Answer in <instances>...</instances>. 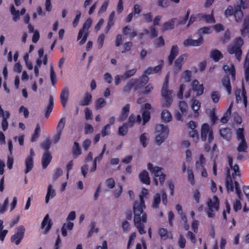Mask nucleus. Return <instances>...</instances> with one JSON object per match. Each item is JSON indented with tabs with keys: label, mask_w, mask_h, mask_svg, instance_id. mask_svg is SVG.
Wrapping results in <instances>:
<instances>
[{
	"label": "nucleus",
	"mask_w": 249,
	"mask_h": 249,
	"mask_svg": "<svg viewBox=\"0 0 249 249\" xmlns=\"http://www.w3.org/2000/svg\"><path fill=\"white\" fill-rule=\"evenodd\" d=\"M145 208L138 205L133 206L134 225L141 234L146 233L144 229V224L147 221V214L143 212Z\"/></svg>",
	"instance_id": "1"
},
{
	"label": "nucleus",
	"mask_w": 249,
	"mask_h": 249,
	"mask_svg": "<svg viewBox=\"0 0 249 249\" xmlns=\"http://www.w3.org/2000/svg\"><path fill=\"white\" fill-rule=\"evenodd\" d=\"M206 159L202 154H199L195 158V170L201 177L207 178L208 173L206 168Z\"/></svg>",
	"instance_id": "2"
},
{
	"label": "nucleus",
	"mask_w": 249,
	"mask_h": 249,
	"mask_svg": "<svg viewBox=\"0 0 249 249\" xmlns=\"http://www.w3.org/2000/svg\"><path fill=\"white\" fill-rule=\"evenodd\" d=\"M169 78V74H167L163 84L161 91V94L162 97V106L166 107H169L173 101L172 96V91L168 90V89Z\"/></svg>",
	"instance_id": "3"
},
{
	"label": "nucleus",
	"mask_w": 249,
	"mask_h": 249,
	"mask_svg": "<svg viewBox=\"0 0 249 249\" xmlns=\"http://www.w3.org/2000/svg\"><path fill=\"white\" fill-rule=\"evenodd\" d=\"M148 81L149 79L144 76H142L140 78L132 79L124 86L123 91L129 92L132 88L135 90L138 91L142 86L146 84Z\"/></svg>",
	"instance_id": "4"
},
{
	"label": "nucleus",
	"mask_w": 249,
	"mask_h": 249,
	"mask_svg": "<svg viewBox=\"0 0 249 249\" xmlns=\"http://www.w3.org/2000/svg\"><path fill=\"white\" fill-rule=\"evenodd\" d=\"M155 142L160 145L168 136L169 129L167 125L162 124L157 125L155 127Z\"/></svg>",
	"instance_id": "5"
},
{
	"label": "nucleus",
	"mask_w": 249,
	"mask_h": 249,
	"mask_svg": "<svg viewBox=\"0 0 249 249\" xmlns=\"http://www.w3.org/2000/svg\"><path fill=\"white\" fill-rule=\"evenodd\" d=\"M243 44V40L241 37H238L230 44L227 48L228 52L230 54H234L235 57L239 61L241 60L242 55L241 48Z\"/></svg>",
	"instance_id": "6"
},
{
	"label": "nucleus",
	"mask_w": 249,
	"mask_h": 249,
	"mask_svg": "<svg viewBox=\"0 0 249 249\" xmlns=\"http://www.w3.org/2000/svg\"><path fill=\"white\" fill-rule=\"evenodd\" d=\"M219 208V201L218 197L213 196L209 198L207 201L206 213L208 217L213 218L215 216L216 213Z\"/></svg>",
	"instance_id": "7"
},
{
	"label": "nucleus",
	"mask_w": 249,
	"mask_h": 249,
	"mask_svg": "<svg viewBox=\"0 0 249 249\" xmlns=\"http://www.w3.org/2000/svg\"><path fill=\"white\" fill-rule=\"evenodd\" d=\"M208 138L209 143H211L213 140V132L212 128L208 124H202L201 128V139L202 141H205Z\"/></svg>",
	"instance_id": "8"
},
{
	"label": "nucleus",
	"mask_w": 249,
	"mask_h": 249,
	"mask_svg": "<svg viewBox=\"0 0 249 249\" xmlns=\"http://www.w3.org/2000/svg\"><path fill=\"white\" fill-rule=\"evenodd\" d=\"M149 191L145 188H142L139 195V201L135 202L134 205H138L142 208H145V200L149 198Z\"/></svg>",
	"instance_id": "9"
},
{
	"label": "nucleus",
	"mask_w": 249,
	"mask_h": 249,
	"mask_svg": "<svg viewBox=\"0 0 249 249\" xmlns=\"http://www.w3.org/2000/svg\"><path fill=\"white\" fill-rule=\"evenodd\" d=\"M25 231V229L23 226L18 227L15 233L11 238V242L18 245L23 238Z\"/></svg>",
	"instance_id": "10"
},
{
	"label": "nucleus",
	"mask_w": 249,
	"mask_h": 249,
	"mask_svg": "<svg viewBox=\"0 0 249 249\" xmlns=\"http://www.w3.org/2000/svg\"><path fill=\"white\" fill-rule=\"evenodd\" d=\"M227 177L226 179V188L228 191L233 192L234 189H235L236 193L238 196L240 197V190L239 189L238 183L236 181L233 182L231 178L230 170L227 171Z\"/></svg>",
	"instance_id": "11"
},
{
	"label": "nucleus",
	"mask_w": 249,
	"mask_h": 249,
	"mask_svg": "<svg viewBox=\"0 0 249 249\" xmlns=\"http://www.w3.org/2000/svg\"><path fill=\"white\" fill-rule=\"evenodd\" d=\"M179 110H176L175 113V117L178 121H182L183 116L186 114L188 109L187 103L184 101H180L178 105Z\"/></svg>",
	"instance_id": "12"
},
{
	"label": "nucleus",
	"mask_w": 249,
	"mask_h": 249,
	"mask_svg": "<svg viewBox=\"0 0 249 249\" xmlns=\"http://www.w3.org/2000/svg\"><path fill=\"white\" fill-rule=\"evenodd\" d=\"M35 155L34 151L33 149H31L30 150L29 154L27 156L25 160V170L24 172L25 174H27L33 168L34 166V160L33 159Z\"/></svg>",
	"instance_id": "13"
},
{
	"label": "nucleus",
	"mask_w": 249,
	"mask_h": 249,
	"mask_svg": "<svg viewBox=\"0 0 249 249\" xmlns=\"http://www.w3.org/2000/svg\"><path fill=\"white\" fill-rule=\"evenodd\" d=\"M188 55L186 53L179 55L174 62V71L175 73L179 72L182 68L183 64L186 61Z\"/></svg>",
	"instance_id": "14"
},
{
	"label": "nucleus",
	"mask_w": 249,
	"mask_h": 249,
	"mask_svg": "<svg viewBox=\"0 0 249 249\" xmlns=\"http://www.w3.org/2000/svg\"><path fill=\"white\" fill-rule=\"evenodd\" d=\"M52 224V220L50 218L49 214H47L41 224L42 233L46 234L50 231Z\"/></svg>",
	"instance_id": "15"
},
{
	"label": "nucleus",
	"mask_w": 249,
	"mask_h": 249,
	"mask_svg": "<svg viewBox=\"0 0 249 249\" xmlns=\"http://www.w3.org/2000/svg\"><path fill=\"white\" fill-rule=\"evenodd\" d=\"M236 102L237 103H243L245 107L247 105V98L246 96V91L243 87L242 89H237L235 91Z\"/></svg>",
	"instance_id": "16"
},
{
	"label": "nucleus",
	"mask_w": 249,
	"mask_h": 249,
	"mask_svg": "<svg viewBox=\"0 0 249 249\" xmlns=\"http://www.w3.org/2000/svg\"><path fill=\"white\" fill-rule=\"evenodd\" d=\"M10 115V112L8 111H4L1 107H0V117H2L1 127L3 131H5L8 126L7 119Z\"/></svg>",
	"instance_id": "17"
},
{
	"label": "nucleus",
	"mask_w": 249,
	"mask_h": 249,
	"mask_svg": "<svg viewBox=\"0 0 249 249\" xmlns=\"http://www.w3.org/2000/svg\"><path fill=\"white\" fill-rule=\"evenodd\" d=\"M228 162L229 165L231 168L232 172V176L234 179H237L238 178H240V173L239 169V167L238 165L234 164L233 165L232 164V159L230 157H228Z\"/></svg>",
	"instance_id": "18"
},
{
	"label": "nucleus",
	"mask_w": 249,
	"mask_h": 249,
	"mask_svg": "<svg viewBox=\"0 0 249 249\" xmlns=\"http://www.w3.org/2000/svg\"><path fill=\"white\" fill-rule=\"evenodd\" d=\"M203 39L202 37H199L197 39H193L189 38L185 40L183 42V45L185 47L189 46H198L202 44Z\"/></svg>",
	"instance_id": "19"
},
{
	"label": "nucleus",
	"mask_w": 249,
	"mask_h": 249,
	"mask_svg": "<svg viewBox=\"0 0 249 249\" xmlns=\"http://www.w3.org/2000/svg\"><path fill=\"white\" fill-rule=\"evenodd\" d=\"M163 62L162 61L160 64L155 67H149L146 69L144 71L143 76L146 77L148 79L147 76L150 74H156L159 73L163 67Z\"/></svg>",
	"instance_id": "20"
},
{
	"label": "nucleus",
	"mask_w": 249,
	"mask_h": 249,
	"mask_svg": "<svg viewBox=\"0 0 249 249\" xmlns=\"http://www.w3.org/2000/svg\"><path fill=\"white\" fill-rule=\"evenodd\" d=\"M147 169L150 171L152 174L156 177H158L160 175H161L162 172V168L157 166H154L151 163H148L147 166Z\"/></svg>",
	"instance_id": "21"
},
{
	"label": "nucleus",
	"mask_w": 249,
	"mask_h": 249,
	"mask_svg": "<svg viewBox=\"0 0 249 249\" xmlns=\"http://www.w3.org/2000/svg\"><path fill=\"white\" fill-rule=\"evenodd\" d=\"M56 196V192L52 184H49L47 188V193L45 196V203H48L50 199L53 198Z\"/></svg>",
	"instance_id": "22"
},
{
	"label": "nucleus",
	"mask_w": 249,
	"mask_h": 249,
	"mask_svg": "<svg viewBox=\"0 0 249 249\" xmlns=\"http://www.w3.org/2000/svg\"><path fill=\"white\" fill-rule=\"evenodd\" d=\"M151 108V107L149 104L147 103L145 104L144 107L142 109V125H144L150 118L149 110Z\"/></svg>",
	"instance_id": "23"
},
{
	"label": "nucleus",
	"mask_w": 249,
	"mask_h": 249,
	"mask_svg": "<svg viewBox=\"0 0 249 249\" xmlns=\"http://www.w3.org/2000/svg\"><path fill=\"white\" fill-rule=\"evenodd\" d=\"M223 70L227 74L231 75L232 80H235V72L234 66L233 64L231 63H228L226 64L223 66Z\"/></svg>",
	"instance_id": "24"
},
{
	"label": "nucleus",
	"mask_w": 249,
	"mask_h": 249,
	"mask_svg": "<svg viewBox=\"0 0 249 249\" xmlns=\"http://www.w3.org/2000/svg\"><path fill=\"white\" fill-rule=\"evenodd\" d=\"M179 53V49L177 45H173L171 47L170 54L168 57L169 65H171Z\"/></svg>",
	"instance_id": "25"
},
{
	"label": "nucleus",
	"mask_w": 249,
	"mask_h": 249,
	"mask_svg": "<svg viewBox=\"0 0 249 249\" xmlns=\"http://www.w3.org/2000/svg\"><path fill=\"white\" fill-rule=\"evenodd\" d=\"M106 150V144H104L101 153L100 154L99 156H97L94 158V160L92 163V165L89 169V172H94L96 170L97 166L96 162L97 161H99L102 159L103 156Z\"/></svg>",
	"instance_id": "26"
},
{
	"label": "nucleus",
	"mask_w": 249,
	"mask_h": 249,
	"mask_svg": "<svg viewBox=\"0 0 249 249\" xmlns=\"http://www.w3.org/2000/svg\"><path fill=\"white\" fill-rule=\"evenodd\" d=\"M139 179L140 181L146 185L150 184V179L148 173L146 170H143L139 174Z\"/></svg>",
	"instance_id": "27"
},
{
	"label": "nucleus",
	"mask_w": 249,
	"mask_h": 249,
	"mask_svg": "<svg viewBox=\"0 0 249 249\" xmlns=\"http://www.w3.org/2000/svg\"><path fill=\"white\" fill-rule=\"evenodd\" d=\"M176 20V18H172L164 22L161 26V31L164 32L166 31L173 29L175 27Z\"/></svg>",
	"instance_id": "28"
},
{
	"label": "nucleus",
	"mask_w": 249,
	"mask_h": 249,
	"mask_svg": "<svg viewBox=\"0 0 249 249\" xmlns=\"http://www.w3.org/2000/svg\"><path fill=\"white\" fill-rule=\"evenodd\" d=\"M193 90L196 91V95L199 96L202 94L204 91V87L202 84H200L197 80H194L192 83Z\"/></svg>",
	"instance_id": "29"
},
{
	"label": "nucleus",
	"mask_w": 249,
	"mask_h": 249,
	"mask_svg": "<svg viewBox=\"0 0 249 249\" xmlns=\"http://www.w3.org/2000/svg\"><path fill=\"white\" fill-rule=\"evenodd\" d=\"M11 12L13 16V20L17 21L20 18V15H24L26 12V9L23 8L20 12L18 10H16L14 6L12 5L11 7Z\"/></svg>",
	"instance_id": "30"
},
{
	"label": "nucleus",
	"mask_w": 249,
	"mask_h": 249,
	"mask_svg": "<svg viewBox=\"0 0 249 249\" xmlns=\"http://www.w3.org/2000/svg\"><path fill=\"white\" fill-rule=\"evenodd\" d=\"M192 103L191 105V109L194 111L193 116L194 117H197L199 115L198 111L200 109L201 103L197 99H192Z\"/></svg>",
	"instance_id": "31"
},
{
	"label": "nucleus",
	"mask_w": 249,
	"mask_h": 249,
	"mask_svg": "<svg viewBox=\"0 0 249 249\" xmlns=\"http://www.w3.org/2000/svg\"><path fill=\"white\" fill-rule=\"evenodd\" d=\"M130 105L126 104L124 105L121 110V113L119 118V120L123 122L126 120L127 118L128 113L129 112Z\"/></svg>",
	"instance_id": "32"
},
{
	"label": "nucleus",
	"mask_w": 249,
	"mask_h": 249,
	"mask_svg": "<svg viewBox=\"0 0 249 249\" xmlns=\"http://www.w3.org/2000/svg\"><path fill=\"white\" fill-rule=\"evenodd\" d=\"M69 91L67 88L62 89L60 95V99L63 107H65L68 99Z\"/></svg>",
	"instance_id": "33"
},
{
	"label": "nucleus",
	"mask_w": 249,
	"mask_h": 249,
	"mask_svg": "<svg viewBox=\"0 0 249 249\" xmlns=\"http://www.w3.org/2000/svg\"><path fill=\"white\" fill-rule=\"evenodd\" d=\"M141 121V117L140 115H135L132 114L128 118V122L127 123L129 127H132L135 123L139 124Z\"/></svg>",
	"instance_id": "34"
},
{
	"label": "nucleus",
	"mask_w": 249,
	"mask_h": 249,
	"mask_svg": "<svg viewBox=\"0 0 249 249\" xmlns=\"http://www.w3.org/2000/svg\"><path fill=\"white\" fill-rule=\"evenodd\" d=\"M146 84L142 86L138 90V91L143 94H147L150 93L154 89V86L151 83H149L145 86Z\"/></svg>",
	"instance_id": "35"
},
{
	"label": "nucleus",
	"mask_w": 249,
	"mask_h": 249,
	"mask_svg": "<svg viewBox=\"0 0 249 249\" xmlns=\"http://www.w3.org/2000/svg\"><path fill=\"white\" fill-rule=\"evenodd\" d=\"M88 33L85 32L82 30H80L77 36V40L79 41V44L82 45L86 41L88 36Z\"/></svg>",
	"instance_id": "36"
},
{
	"label": "nucleus",
	"mask_w": 249,
	"mask_h": 249,
	"mask_svg": "<svg viewBox=\"0 0 249 249\" xmlns=\"http://www.w3.org/2000/svg\"><path fill=\"white\" fill-rule=\"evenodd\" d=\"M159 233L161 238L163 240L172 239L173 238L172 233L164 228L160 229L159 231Z\"/></svg>",
	"instance_id": "37"
},
{
	"label": "nucleus",
	"mask_w": 249,
	"mask_h": 249,
	"mask_svg": "<svg viewBox=\"0 0 249 249\" xmlns=\"http://www.w3.org/2000/svg\"><path fill=\"white\" fill-rule=\"evenodd\" d=\"M52 160V156L50 154L46 152L42 156L41 162L42 165L44 169L46 168L50 163Z\"/></svg>",
	"instance_id": "38"
},
{
	"label": "nucleus",
	"mask_w": 249,
	"mask_h": 249,
	"mask_svg": "<svg viewBox=\"0 0 249 249\" xmlns=\"http://www.w3.org/2000/svg\"><path fill=\"white\" fill-rule=\"evenodd\" d=\"M241 32L242 35H248L249 37V15L244 19L243 27L241 30Z\"/></svg>",
	"instance_id": "39"
},
{
	"label": "nucleus",
	"mask_w": 249,
	"mask_h": 249,
	"mask_svg": "<svg viewBox=\"0 0 249 249\" xmlns=\"http://www.w3.org/2000/svg\"><path fill=\"white\" fill-rule=\"evenodd\" d=\"M197 17L199 19H203L208 23H213L215 22V19L212 13L209 15H205L203 14H198Z\"/></svg>",
	"instance_id": "40"
},
{
	"label": "nucleus",
	"mask_w": 249,
	"mask_h": 249,
	"mask_svg": "<svg viewBox=\"0 0 249 249\" xmlns=\"http://www.w3.org/2000/svg\"><path fill=\"white\" fill-rule=\"evenodd\" d=\"M73 227V223L71 222L68 221L67 223H64L61 228L62 235L65 237L67 235V230H71Z\"/></svg>",
	"instance_id": "41"
},
{
	"label": "nucleus",
	"mask_w": 249,
	"mask_h": 249,
	"mask_svg": "<svg viewBox=\"0 0 249 249\" xmlns=\"http://www.w3.org/2000/svg\"><path fill=\"white\" fill-rule=\"evenodd\" d=\"M161 201V196L160 194H156L153 198L151 207L153 209H157L159 207Z\"/></svg>",
	"instance_id": "42"
},
{
	"label": "nucleus",
	"mask_w": 249,
	"mask_h": 249,
	"mask_svg": "<svg viewBox=\"0 0 249 249\" xmlns=\"http://www.w3.org/2000/svg\"><path fill=\"white\" fill-rule=\"evenodd\" d=\"M245 77L247 81H249V54H247L244 64Z\"/></svg>",
	"instance_id": "43"
},
{
	"label": "nucleus",
	"mask_w": 249,
	"mask_h": 249,
	"mask_svg": "<svg viewBox=\"0 0 249 249\" xmlns=\"http://www.w3.org/2000/svg\"><path fill=\"white\" fill-rule=\"evenodd\" d=\"M161 117L164 122L167 123L171 122L172 120V116L170 112L166 109L162 111L161 113Z\"/></svg>",
	"instance_id": "44"
},
{
	"label": "nucleus",
	"mask_w": 249,
	"mask_h": 249,
	"mask_svg": "<svg viewBox=\"0 0 249 249\" xmlns=\"http://www.w3.org/2000/svg\"><path fill=\"white\" fill-rule=\"evenodd\" d=\"M233 15L236 22H240L242 20L243 17V13L241 8L238 6H235V11Z\"/></svg>",
	"instance_id": "45"
},
{
	"label": "nucleus",
	"mask_w": 249,
	"mask_h": 249,
	"mask_svg": "<svg viewBox=\"0 0 249 249\" xmlns=\"http://www.w3.org/2000/svg\"><path fill=\"white\" fill-rule=\"evenodd\" d=\"M92 99V95L90 93L87 92L85 93L83 99L80 102V105L83 106H86L89 104Z\"/></svg>",
	"instance_id": "46"
},
{
	"label": "nucleus",
	"mask_w": 249,
	"mask_h": 249,
	"mask_svg": "<svg viewBox=\"0 0 249 249\" xmlns=\"http://www.w3.org/2000/svg\"><path fill=\"white\" fill-rule=\"evenodd\" d=\"M211 57L215 62H217L220 59L223 57V54L217 50H214L211 52Z\"/></svg>",
	"instance_id": "47"
},
{
	"label": "nucleus",
	"mask_w": 249,
	"mask_h": 249,
	"mask_svg": "<svg viewBox=\"0 0 249 249\" xmlns=\"http://www.w3.org/2000/svg\"><path fill=\"white\" fill-rule=\"evenodd\" d=\"M222 83L223 86L225 88L229 94H231V87L230 79L228 77H225L222 80Z\"/></svg>",
	"instance_id": "48"
},
{
	"label": "nucleus",
	"mask_w": 249,
	"mask_h": 249,
	"mask_svg": "<svg viewBox=\"0 0 249 249\" xmlns=\"http://www.w3.org/2000/svg\"><path fill=\"white\" fill-rule=\"evenodd\" d=\"M123 31L124 35H129L130 37L133 38L137 36L136 32L132 30L131 27L129 26L124 27Z\"/></svg>",
	"instance_id": "49"
},
{
	"label": "nucleus",
	"mask_w": 249,
	"mask_h": 249,
	"mask_svg": "<svg viewBox=\"0 0 249 249\" xmlns=\"http://www.w3.org/2000/svg\"><path fill=\"white\" fill-rule=\"evenodd\" d=\"M220 133L224 139L229 141L231 137V129L228 128L222 129L220 131Z\"/></svg>",
	"instance_id": "50"
},
{
	"label": "nucleus",
	"mask_w": 249,
	"mask_h": 249,
	"mask_svg": "<svg viewBox=\"0 0 249 249\" xmlns=\"http://www.w3.org/2000/svg\"><path fill=\"white\" fill-rule=\"evenodd\" d=\"M233 106V103H231L229 107V108L227 110V111L224 113L223 116L221 119V122L222 123H226L228 121L229 118H230L231 114V110Z\"/></svg>",
	"instance_id": "51"
},
{
	"label": "nucleus",
	"mask_w": 249,
	"mask_h": 249,
	"mask_svg": "<svg viewBox=\"0 0 249 249\" xmlns=\"http://www.w3.org/2000/svg\"><path fill=\"white\" fill-rule=\"evenodd\" d=\"M106 104V101L103 98H100L96 100L95 107L96 109H99L105 107Z\"/></svg>",
	"instance_id": "52"
},
{
	"label": "nucleus",
	"mask_w": 249,
	"mask_h": 249,
	"mask_svg": "<svg viewBox=\"0 0 249 249\" xmlns=\"http://www.w3.org/2000/svg\"><path fill=\"white\" fill-rule=\"evenodd\" d=\"M140 142L143 147H145L148 142L149 135L147 133H144L140 136Z\"/></svg>",
	"instance_id": "53"
},
{
	"label": "nucleus",
	"mask_w": 249,
	"mask_h": 249,
	"mask_svg": "<svg viewBox=\"0 0 249 249\" xmlns=\"http://www.w3.org/2000/svg\"><path fill=\"white\" fill-rule=\"evenodd\" d=\"M189 136L192 139V141L195 143H197L199 138L198 132L196 130H191L189 132Z\"/></svg>",
	"instance_id": "54"
},
{
	"label": "nucleus",
	"mask_w": 249,
	"mask_h": 249,
	"mask_svg": "<svg viewBox=\"0 0 249 249\" xmlns=\"http://www.w3.org/2000/svg\"><path fill=\"white\" fill-rule=\"evenodd\" d=\"M129 125L127 123H124L122 126L119 127L118 129V134L120 136L125 135L128 131Z\"/></svg>",
	"instance_id": "55"
},
{
	"label": "nucleus",
	"mask_w": 249,
	"mask_h": 249,
	"mask_svg": "<svg viewBox=\"0 0 249 249\" xmlns=\"http://www.w3.org/2000/svg\"><path fill=\"white\" fill-rule=\"evenodd\" d=\"M187 178L188 181L192 185H194L195 183L194 172L191 169H188L186 170Z\"/></svg>",
	"instance_id": "56"
},
{
	"label": "nucleus",
	"mask_w": 249,
	"mask_h": 249,
	"mask_svg": "<svg viewBox=\"0 0 249 249\" xmlns=\"http://www.w3.org/2000/svg\"><path fill=\"white\" fill-rule=\"evenodd\" d=\"M124 40V37L123 35H118L115 40V45L117 48L119 47L121 45L123 44Z\"/></svg>",
	"instance_id": "57"
},
{
	"label": "nucleus",
	"mask_w": 249,
	"mask_h": 249,
	"mask_svg": "<svg viewBox=\"0 0 249 249\" xmlns=\"http://www.w3.org/2000/svg\"><path fill=\"white\" fill-rule=\"evenodd\" d=\"M211 98L213 103H217L220 100V93L217 91H213L211 93Z\"/></svg>",
	"instance_id": "58"
},
{
	"label": "nucleus",
	"mask_w": 249,
	"mask_h": 249,
	"mask_svg": "<svg viewBox=\"0 0 249 249\" xmlns=\"http://www.w3.org/2000/svg\"><path fill=\"white\" fill-rule=\"evenodd\" d=\"M40 133V126L39 124H37L34 134L32 135L31 139V142H33L36 141L39 137Z\"/></svg>",
	"instance_id": "59"
},
{
	"label": "nucleus",
	"mask_w": 249,
	"mask_h": 249,
	"mask_svg": "<svg viewBox=\"0 0 249 249\" xmlns=\"http://www.w3.org/2000/svg\"><path fill=\"white\" fill-rule=\"evenodd\" d=\"M66 124V119L65 118H62L59 121L56 127V131L59 133H62L63 130L65 127Z\"/></svg>",
	"instance_id": "60"
},
{
	"label": "nucleus",
	"mask_w": 249,
	"mask_h": 249,
	"mask_svg": "<svg viewBox=\"0 0 249 249\" xmlns=\"http://www.w3.org/2000/svg\"><path fill=\"white\" fill-rule=\"evenodd\" d=\"M235 11V7H233L231 5H229L227 7V9L224 12V15L226 17H229L233 16Z\"/></svg>",
	"instance_id": "61"
},
{
	"label": "nucleus",
	"mask_w": 249,
	"mask_h": 249,
	"mask_svg": "<svg viewBox=\"0 0 249 249\" xmlns=\"http://www.w3.org/2000/svg\"><path fill=\"white\" fill-rule=\"evenodd\" d=\"M133 46V43L131 41H127L123 44V50L121 51L122 53H125L131 50Z\"/></svg>",
	"instance_id": "62"
},
{
	"label": "nucleus",
	"mask_w": 249,
	"mask_h": 249,
	"mask_svg": "<svg viewBox=\"0 0 249 249\" xmlns=\"http://www.w3.org/2000/svg\"><path fill=\"white\" fill-rule=\"evenodd\" d=\"M72 154L77 157L81 154V150L77 142H74L72 147Z\"/></svg>",
	"instance_id": "63"
},
{
	"label": "nucleus",
	"mask_w": 249,
	"mask_h": 249,
	"mask_svg": "<svg viewBox=\"0 0 249 249\" xmlns=\"http://www.w3.org/2000/svg\"><path fill=\"white\" fill-rule=\"evenodd\" d=\"M237 147V150L239 152H245L247 148V144L245 140L240 141Z\"/></svg>",
	"instance_id": "64"
}]
</instances>
